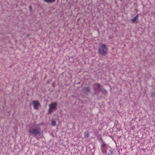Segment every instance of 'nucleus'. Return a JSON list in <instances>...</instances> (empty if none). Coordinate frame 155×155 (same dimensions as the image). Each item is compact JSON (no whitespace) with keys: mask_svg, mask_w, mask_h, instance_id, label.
<instances>
[{"mask_svg":"<svg viewBox=\"0 0 155 155\" xmlns=\"http://www.w3.org/2000/svg\"><path fill=\"white\" fill-rule=\"evenodd\" d=\"M29 133L33 134L36 137H38L41 135V130L39 127L31 128L29 130Z\"/></svg>","mask_w":155,"mask_h":155,"instance_id":"1","label":"nucleus"},{"mask_svg":"<svg viewBox=\"0 0 155 155\" xmlns=\"http://www.w3.org/2000/svg\"><path fill=\"white\" fill-rule=\"evenodd\" d=\"M57 103L55 102H51L50 104H49L48 105L49 108L48 111V114H50L55 111L57 109Z\"/></svg>","mask_w":155,"mask_h":155,"instance_id":"2","label":"nucleus"},{"mask_svg":"<svg viewBox=\"0 0 155 155\" xmlns=\"http://www.w3.org/2000/svg\"><path fill=\"white\" fill-rule=\"evenodd\" d=\"M107 49L106 45L104 44H102L99 48V53L102 55L104 56L107 54Z\"/></svg>","mask_w":155,"mask_h":155,"instance_id":"3","label":"nucleus"},{"mask_svg":"<svg viewBox=\"0 0 155 155\" xmlns=\"http://www.w3.org/2000/svg\"><path fill=\"white\" fill-rule=\"evenodd\" d=\"M93 89L94 91V94L98 95L102 88H101V86L99 84L95 83L93 84Z\"/></svg>","mask_w":155,"mask_h":155,"instance_id":"4","label":"nucleus"},{"mask_svg":"<svg viewBox=\"0 0 155 155\" xmlns=\"http://www.w3.org/2000/svg\"><path fill=\"white\" fill-rule=\"evenodd\" d=\"M33 108L35 110H38V107L40 106V104L38 101L33 100L32 101Z\"/></svg>","mask_w":155,"mask_h":155,"instance_id":"5","label":"nucleus"},{"mask_svg":"<svg viewBox=\"0 0 155 155\" xmlns=\"http://www.w3.org/2000/svg\"><path fill=\"white\" fill-rule=\"evenodd\" d=\"M90 88L89 87H84L83 89L84 93L86 94H87L90 91Z\"/></svg>","mask_w":155,"mask_h":155,"instance_id":"6","label":"nucleus"},{"mask_svg":"<svg viewBox=\"0 0 155 155\" xmlns=\"http://www.w3.org/2000/svg\"><path fill=\"white\" fill-rule=\"evenodd\" d=\"M101 150H104L107 148V145L104 142H102L101 144Z\"/></svg>","mask_w":155,"mask_h":155,"instance_id":"7","label":"nucleus"},{"mask_svg":"<svg viewBox=\"0 0 155 155\" xmlns=\"http://www.w3.org/2000/svg\"><path fill=\"white\" fill-rule=\"evenodd\" d=\"M139 15L138 14L137 15L135 16L133 19H131V21L133 22H134L136 21L137 19L138 18Z\"/></svg>","mask_w":155,"mask_h":155,"instance_id":"8","label":"nucleus"},{"mask_svg":"<svg viewBox=\"0 0 155 155\" xmlns=\"http://www.w3.org/2000/svg\"><path fill=\"white\" fill-rule=\"evenodd\" d=\"M45 2L49 3H53L54 2H55L56 1V0H43Z\"/></svg>","mask_w":155,"mask_h":155,"instance_id":"9","label":"nucleus"},{"mask_svg":"<svg viewBox=\"0 0 155 155\" xmlns=\"http://www.w3.org/2000/svg\"><path fill=\"white\" fill-rule=\"evenodd\" d=\"M101 91H102V94L104 95H106L107 93V91L104 88H102Z\"/></svg>","mask_w":155,"mask_h":155,"instance_id":"10","label":"nucleus"},{"mask_svg":"<svg viewBox=\"0 0 155 155\" xmlns=\"http://www.w3.org/2000/svg\"><path fill=\"white\" fill-rule=\"evenodd\" d=\"M51 124L52 126H55L56 124V123L55 120H52L51 121Z\"/></svg>","mask_w":155,"mask_h":155,"instance_id":"11","label":"nucleus"},{"mask_svg":"<svg viewBox=\"0 0 155 155\" xmlns=\"http://www.w3.org/2000/svg\"><path fill=\"white\" fill-rule=\"evenodd\" d=\"M84 137L85 138H87L89 136V134L88 132H85L84 134Z\"/></svg>","mask_w":155,"mask_h":155,"instance_id":"12","label":"nucleus"},{"mask_svg":"<svg viewBox=\"0 0 155 155\" xmlns=\"http://www.w3.org/2000/svg\"><path fill=\"white\" fill-rule=\"evenodd\" d=\"M107 155H114L113 152L110 151L108 153Z\"/></svg>","mask_w":155,"mask_h":155,"instance_id":"13","label":"nucleus"},{"mask_svg":"<svg viewBox=\"0 0 155 155\" xmlns=\"http://www.w3.org/2000/svg\"><path fill=\"white\" fill-rule=\"evenodd\" d=\"M154 93L153 94V96H154Z\"/></svg>","mask_w":155,"mask_h":155,"instance_id":"14","label":"nucleus"}]
</instances>
